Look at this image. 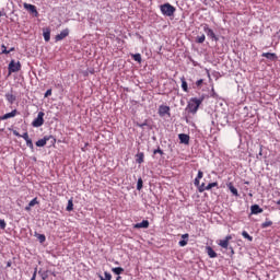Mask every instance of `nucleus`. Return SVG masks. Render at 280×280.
<instances>
[{"label":"nucleus","instance_id":"nucleus-50","mask_svg":"<svg viewBox=\"0 0 280 280\" xmlns=\"http://www.w3.org/2000/svg\"><path fill=\"white\" fill-rule=\"evenodd\" d=\"M11 267H12V261L9 260V261L7 262V268H11Z\"/></svg>","mask_w":280,"mask_h":280},{"label":"nucleus","instance_id":"nucleus-55","mask_svg":"<svg viewBox=\"0 0 280 280\" xmlns=\"http://www.w3.org/2000/svg\"><path fill=\"white\" fill-rule=\"evenodd\" d=\"M115 264H116V265H118L119 262H118V261H116Z\"/></svg>","mask_w":280,"mask_h":280},{"label":"nucleus","instance_id":"nucleus-35","mask_svg":"<svg viewBox=\"0 0 280 280\" xmlns=\"http://www.w3.org/2000/svg\"><path fill=\"white\" fill-rule=\"evenodd\" d=\"M36 205H38V199L34 198L33 200L30 201L28 206L32 207H36Z\"/></svg>","mask_w":280,"mask_h":280},{"label":"nucleus","instance_id":"nucleus-14","mask_svg":"<svg viewBox=\"0 0 280 280\" xmlns=\"http://www.w3.org/2000/svg\"><path fill=\"white\" fill-rule=\"evenodd\" d=\"M250 212H252V215H257L259 213H264V209H261V207H259V205H253L250 207Z\"/></svg>","mask_w":280,"mask_h":280},{"label":"nucleus","instance_id":"nucleus-7","mask_svg":"<svg viewBox=\"0 0 280 280\" xmlns=\"http://www.w3.org/2000/svg\"><path fill=\"white\" fill-rule=\"evenodd\" d=\"M261 57L267 58L270 62H277L279 60V57L275 52H262Z\"/></svg>","mask_w":280,"mask_h":280},{"label":"nucleus","instance_id":"nucleus-38","mask_svg":"<svg viewBox=\"0 0 280 280\" xmlns=\"http://www.w3.org/2000/svg\"><path fill=\"white\" fill-rule=\"evenodd\" d=\"M1 48H2L1 54H5V55L10 54V51H8V48L5 47V44H2Z\"/></svg>","mask_w":280,"mask_h":280},{"label":"nucleus","instance_id":"nucleus-22","mask_svg":"<svg viewBox=\"0 0 280 280\" xmlns=\"http://www.w3.org/2000/svg\"><path fill=\"white\" fill-rule=\"evenodd\" d=\"M5 100L8 101L9 104H14V102H16V96L8 93V94H5Z\"/></svg>","mask_w":280,"mask_h":280},{"label":"nucleus","instance_id":"nucleus-4","mask_svg":"<svg viewBox=\"0 0 280 280\" xmlns=\"http://www.w3.org/2000/svg\"><path fill=\"white\" fill-rule=\"evenodd\" d=\"M45 114L43 112H39L37 114V117L32 121L33 128H40L43 124H45Z\"/></svg>","mask_w":280,"mask_h":280},{"label":"nucleus","instance_id":"nucleus-24","mask_svg":"<svg viewBox=\"0 0 280 280\" xmlns=\"http://www.w3.org/2000/svg\"><path fill=\"white\" fill-rule=\"evenodd\" d=\"M49 272H51V271H49V270H46V271L39 270L38 275H40L43 280H47V279H49Z\"/></svg>","mask_w":280,"mask_h":280},{"label":"nucleus","instance_id":"nucleus-17","mask_svg":"<svg viewBox=\"0 0 280 280\" xmlns=\"http://www.w3.org/2000/svg\"><path fill=\"white\" fill-rule=\"evenodd\" d=\"M202 176H205V173L202 171H198L197 177L195 178L194 182L195 187L200 186V179H202Z\"/></svg>","mask_w":280,"mask_h":280},{"label":"nucleus","instance_id":"nucleus-20","mask_svg":"<svg viewBox=\"0 0 280 280\" xmlns=\"http://www.w3.org/2000/svg\"><path fill=\"white\" fill-rule=\"evenodd\" d=\"M180 82H182V89L185 93H189V88L187 85V81L185 80V77L180 78Z\"/></svg>","mask_w":280,"mask_h":280},{"label":"nucleus","instance_id":"nucleus-12","mask_svg":"<svg viewBox=\"0 0 280 280\" xmlns=\"http://www.w3.org/2000/svg\"><path fill=\"white\" fill-rule=\"evenodd\" d=\"M231 240H233V236L228 235L225 240L219 241V246H221V248H229V242H231Z\"/></svg>","mask_w":280,"mask_h":280},{"label":"nucleus","instance_id":"nucleus-28","mask_svg":"<svg viewBox=\"0 0 280 280\" xmlns=\"http://www.w3.org/2000/svg\"><path fill=\"white\" fill-rule=\"evenodd\" d=\"M131 58L136 61L141 63V54H133L131 55Z\"/></svg>","mask_w":280,"mask_h":280},{"label":"nucleus","instance_id":"nucleus-18","mask_svg":"<svg viewBox=\"0 0 280 280\" xmlns=\"http://www.w3.org/2000/svg\"><path fill=\"white\" fill-rule=\"evenodd\" d=\"M34 237H36L39 242V244H45L47 236L45 234H38V232L34 233Z\"/></svg>","mask_w":280,"mask_h":280},{"label":"nucleus","instance_id":"nucleus-1","mask_svg":"<svg viewBox=\"0 0 280 280\" xmlns=\"http://www.w3.org/2000/svg\"><path fill=\"white\" fill-rule=\"evenodd\" d=\"M202 102H205L203 96H201L199 98L191 97L188 102L186 110H188V113H191V115H196L198 113V109L200 108V104H202Z\"/></svg>","mask_w":280,"mask_h":280},{"label":"nucleus","instance_id":"nucleus-27","mask_svg":"<svg viewBox=\"0 0 280 280\" xmlns=\"http://www.w3.org/2000/svg\"><path fill=\"white\" fill-rule=\"evenodd\" d=\"M242 236H243L245 240H248V242H253V236H250V234H248V232L243 231V232H242Z\"/></svg>","mask_w":280,"mask_h":280},{"label":"nucleus","instance_id":"nucleus-36","mask_svg":"<svg viewBox=\"0 0 280 280\" xmlns=\"http://www.w3.org/2000/svg\"><path fill=\"white\" fill-rule=\"evenodd\" d=\"M153 154H160L161 156H163V154H165V152H163V150H161V148H158V149L153 150Z\"/></svg>","mask_w":280,"mask_h":280},{"label":"nucleus","instance_id":"nucleus-9","mask_svg":"<svg viewBox=\"0 0 280 280\" xmlns=\"http://www.w3.org/2000/svg\"><path fill=\"white\" fill-rule=\"evenodd\" d=\"M19 115V110L13 109L11 113H7L3 116H0V121H5V119H12V117H16Z\"/></svg>","mask_w":280,"mask_h":280},{"label":"nucleus","instance_id":"nucleus-45","mask_svg":"<svg viewBox=\"0 0 280 280\" xmlns=\"http://www.w3.org/2000/svg\"><path fill=\"white\" fill-rule=\"evenodd\" d=\"M182 240H185L186 242H189V235L187 233L183 234Z\"/></svg>","mask_w":280,"mask_h":280},{"label":"nucleus","instance_id":"nucleus-6","mask_svg":"<svg viewBox=\"0 0 280 280\" xmlns=\"http://www.w3.org/2000/svg\"><path fill=\"white\" fill-rule=\"evenodd\" d=\"M9 74L10 73H18V71L21 69V61H14V60H11L10 63H9Z\"/></svg>","mask_w":280,"mask_h":280},{"label":"nucleus","instance_id":"nucleus-16","mask_svg":"<svg viewBox=\"0 0 280 280\" xmlns=\"http://www.w3.org/2000/svg\"><path fill=\"white\" fill-rule=\"evenodd\" d=\"M206 250H207L208 256L210 257V259H215V257H218V253H215V250H213V247L207 246Z\"/></svg>","mask_w":280,"mask_h":280},{"label":"nucleus","instance_id":"nucleus-56","mask_svg":"<svg viewBox=\"0 0 280 280\" xmlns=\"http://www.w3.org/2000/svg\"><path fill=\"white\" fill-rule=\"evenodd\" d=\"M0 16H1V13H0Z\"/></svg>","mask_w":280,"mask_h":280},{"label":"nucleus","instance_id":"nucleus-2","mask_svg":"<svg viewBox=\"0 0 280 280\" xmlns=\"http://www.w3.org/2000/svg\"><path fill=\"white\" fill-rule=\"evenodd\" d=\"M160 10L164 16H174V13L176 12V8L170 2L161 4Z\"/></svg>","mask_w":280,"mask_h":280},{"label":"nucleus","instance_id":"nucleus-21","mask_svg":"<svg viewBox=\"0 0 280 280\" xmlns=\"http://www.w3.org/2000/svg\"><path fill=\"white\" fill-rule=\"evenodd\" d=\"M143 159H145V154H143V152H140L136 155V163H138L139 165H141V163H143Z\"/></svg>","mask_w":280,"mask_h":280},{"label":"nucleus","instance_id":"nucleus-3","mask_svg":"<svg viewBox=\"0 0 280 280\" xmlns=\"http://www.w3.org/2000/svg\"><path fill=\"white\" fill-rule=\"evenodd\" d=\"M47 141H50L54 145V143H56V138H54V136H45L43 139L37 140L35 144L37 148H45V145H47Z\"/></svg>","mask_w":280,"mask_h":280},{"label":"nucleus","instance_id":"nucleus-29","mask_svg":"<svg viewBox=\"0 0 280 280\" xmlns=\"http://www.w3.org/2000/svg\"><path fill=\"white\" fill-rule=\"evenodd\" d=\"M197 187H198L199 194L207 191V186H205V183L200 184V182H199V186H197Z\"/></svg>","mask_w":280,"mask_h":280},{"label":"nucleus","instance_id":"nucleus-51","mask_svg":"<svg viewBox=\"0 0 280 280\" xmlns=\"http://www.w3.org/2000/svg\"><path fill=\"white\" fill-rule=\"evenodd\" d=\"M7 51H9V54H11V51H14V47L10 48V49L7 50Z\"/></svg>","mask_w":280,"mask_h":280},{"label":"nucleus","instance_id":"nucleus-46","mask_svg":"<svg viewBox=\"0 0 280 280\" xmlns=\"http://www.w3.org/2000/svg\"><path fill=\"white\" fill-rule=\"evenodd\" d=\"M37 268H35V271H34V273H33V276H32V278H31V280H36V272H37Z\"/></svg>","mask_w":280,"mask_h":280},{"label":"nucleus","instance_id":"nucleus-40","mask_svg":"<svg viewBox=\"0 0 280 280\" xmlns=\"http://www.w3.org/2000/svg\"><path fill=\"white\" fill-rule=\"evenodd\" d=\"M21 138L24 139V141L30 140V133L24 132L23 135H21Z\"/></svg>","mask_w":280,"mask_h":280},{"label":"nucleus","instance_id":"nucleus-47","mask_svg":"<svg viewBox=\"0 0 280 280\" xmlns=\"http://www.w3.org/2000/svg\"><path fill=\"white\" fill-rule=\"evenodd\" d=\"M13 135H14V137H20L21 138V133H19V131H16V130H13Z\"/></svg>","mask_w":280,"mask_h":280},{"label":"nucleus","instance_id":"nucleus-33","mask_svg":"<svg viewBox=\"0 0 280 280\" xmlns=\"http://www.w3.org/2000/svg\"><path fill=\"white\" fill-rule=\"evenodd\" d=\"M268 226H272V221H266L261 223V229H268Z\"/></svg>","mask_w":280,"mask_h":280},{"label":"nucleus","instance_id":"nucleus-37","mask_svg":"<svg viewBox=\"0 0 280 280\" xmlns=\"http://www.w3.org/2000/svg\"><path fill=\"white\" fill-rule=\"evenodd\" d=\"M5 226H8V224L5 223V220L0 219V229L3 231L5 230Z\"/></svg>","mask_w":280,"mask_h":280},{"label":"nucleus","instance_id":"nucleus-39","mask_svg":"<svg viewBox=\"0 0 280 280\" xmlns=\"http://www.w3.org/2000/svg\"><path fill=\"white\" fill-rule=\"evenodd\" d=\"M104 276H105V280H110V279H113V275H110V272H108V271H105V272H104Z\"/></svg>","mask_w":280,"mask_h":280},{"label":"nucleus","instance_id":"nucleus-10","mask_svg":"<svg viewBox=\"0 0 280 280\" xmlns=\"http://www.w3.org/2000/svg\"><path fill=\"white\" fill-rule=\"evenodd\" d=\"M67 36H69V28H66V30L61 31L60 34L56 35L55 40H56V43H58L60 40H65V38H67Z\"/></svg>","mask_w":280,"mask_h":280},{"label":"nucleus","instance_id":"nucleus-11","mask_svg":"<svg viewBox=\"0 0 280 280\" xmlns=\"http://www.w3.org/2000/svg\"><path fill=\"white\" fill-rule=\"evenodd\" d=\"M159 115L160 117H165L166 115H170V106H165V105L160 106Z\"/></svg>","mask_w":280,"mask_h":280},{"label":"nucleus","instance_id":"nucleus-53","mask_svg":"<svg viewBox=\"0 0 280 280\" xmlns=\"http://www.w3.org/2000/svg\"><path fill=\"white\" fill-rule=\"evenodd\" d=\"M50 275H52L54 277H56V273H55V272H51V271H50Z\"/></svg>","mask_w":280,"mask_h":280},{"label":"nucleus","instance_id":"nucleus-54","mask_svg":"<svg viewBox=\"0 0 280 280\" xmlns=\"http://www.w3.org/2000/svg\"><path fill=\"white\" fill-rule=\"evenodd\" d=\"M143 126H145V124L140 125V128H143Z\"/></svg>","mask_w":280,"mask_h":280},{"label":"nucleus","instance_id":"nucleus-44","mask_svg":"<svg viewBox=\"0 0 280 280\" xmlns=\"http://www.w3.org/2000/svg\"><path fill=\"white\" fill-rule=\"evenodd\" d=\"M50 95H51V89L45 92L44 97H50Z\"/></svg>","mask_w":280,"mask_h":280},{"label":"nucleus","instance_id":"nucleus-23","mask_svg":"<svg viewBox=\"0 0 280 280\" xmlns=\"http://www.w3.org/2000/svg\"><path fill=\"white\" fill-rule=\"evenodd\" d=\"M205 40H207V36H205V34L198 35L196 37L195 43H198L199 45H202V43H205Z\"/></svg>","mask_w":280,"mask_h":280},{"label":"nucleus","instance_id":"nucleus-49","mask_svg":"<svg viewBox=\"0 0 280 280\" xmlns=\"http://www.w3.org/2000/svg\"><path fill=\"white\" fill-rule=\"evenodd\" d=\"M228 248H229V250H231L232 255H235V250L233 249V247H228Z\"/></svg>","mask_w":280,"mask_h":280},{"label":"nucleus","instance_id":"nucleus-48","mask_svg":"<svg viewBox=\"0 0 280 280\" xmlns=\"http://www.w3.org/2000/svg\"><path fill=\"white\" fill-rule=\"evenodd\" d=\"M25 211H32V207L28 205L25 207Z\"/></svg>","mask_w":280,"mask_h":280},{"label":"nucleus","instance_id":"nucleus-26","mask_svg":"<svg viewBox=\"0 0 280 280\" xmlns=\"http://www.w3.org/2000/svg\"><path fill=\"white\" fill-rule=\"evenodd\" d=\"M137 189L141 191L143 189V179L140 177L137 182Z\"/></svg>","mask_w":280,"mask_h":280},{"label":"nucleus","instance_id":"nucleus-42","mask_svg":"<svg viewBox=\"0 0 280 280\" xmlns=\"http://www.w3.org/2000/svg\"><path fill=\"white\" fill-rule=\"evenodd\" d=\"M188 242H189V241L182 240V241L178 242V244H179V246H180L182 248H184V246H186Z\"/></svg>","mask_w":280,"mask_h":280},{"label":"nucleus","instance_id":"nucleus-30","mask_svg":"<svg viewBox=\"0 0 280 280\" xmlns=\"http://www.w3.org/2000/svg\"><path fill=\"white\" fill-rule=\"evenodd\" d=\"M213 187H218V182L208 184L206 186V191H209V190L213 189Z\"/></svg>","mask_w":280,"mask_h":280},{"label":"nucleus","instance_id":"nucleus-19","mask_svg":"<svg viewBox=\"0 0 280 280\" xmlns=\"http://www.w3.org/2000/svg\"><path fill=\"white\" fill-rule=\"evenodd\" d=\"M43 36H44V40L46 43H49V40H51V31L47 28L46 31H44Z\"/></svg>","mask_w":280,"mask_h":280},{"label":"nucleus","instance_id":"nucleus-31","mask_svg":"<svg viewBox=\"0 0 280 280\" xmlns=\"http://www.w3.org/2000/svg\"><path fill=\"white\" fill-rule=\"evenodd\" d=\"M67 211H72L73 210V198L68 200V206L66 208Z\"/></svg>","mask_w":280,"mask_h":280},{"label":"nucleus","instance_id":"nucleus-25","mask_svg":"<svg viewBox=\"0 0 280 280\" xmlns=\"http://www.w3.org/2000/svg\"><path fill=\"white\" fill-rule=\"evenodd\" d=\"M112 272H114V275H121L124 273V268L121 267H115V268H112Z\"/></svg>","mask_w":280,"mask_h":280},{"label":"nucleus","instance_id":"nucleus-32","mask_svg":"<svg viewBox=\"0 0 280 280\" xmlns=\"http://www.w3.org/2000/svg\"><path fill=\"white\" fill-rule=\"evenodd\" d=\"M229 189H230L231 194H233V196H238L237 188H235L233 185H230Z\"/></svg>","mask_w":280,"mask_h":280},{"label":"nucleus","instance_id":"nucleus-34","mask_svg":"<svg viewBox=\"0 0 280 280\" xmlns=\"http://www.w3.org/2000/svg\"><path fill=\"white\" fill-rule=\"evenodd\" d=\"M26 145L30 150H34V142H32V139L26 140Z\"/></svg>","mask_w":280,"mask_h":280},{"label":"nucleus","instance_id":"nucleus-52","mask_svg":"<svg viewBox=\"0 0 280 280\" xmlns=\"http://www.w3.org/2000/svg\"><path fill=\"white\" fill-rule=\"evenodd\" d=\"M100 280H106V278H104L102 275L98 276Z\"/></svg>","mask_w":280,"mask_h":280},{"label":"nucleus","instance_id":"nucleus-15","mask_svg":"<svg viewBox=\"0 0 280 280\" xmlns=\"http://www.w3.org/2000/svg\"><path fill=\"white\" fill-rule=\"evenodd\" d=\"M135 229H149L150 228V221L148 220H142L140 223H136L133 225Z\"/></svg>","mask_w":280,"mask_h":280},{"label":"nucleus","instance_id":"nucleus-5","mask_svg":"<svg viewBox=\"0 0 280 280\" xmlns=\"http://www.w3.org/2000/svg\"><path fill=\"white\" fill-rule=\"evenodd\" d=\"M203 32L207 34V36L209 38H211V40H214L215 43H218V40H220V38L218 36H215V33L213 32V30H211L209 27L208 24H205L203 25Z\"/></svg>","mask_w":280,"mask_h":280},{"label":"nucleus","instance_id":"nucleus-13","mask_svg":"<svg viewBox=\"0 0 280 280\" xmlns=\"http://www.w3.org/2000/svg\"><path fill=\"white\" fill-rule=\"evenodd\" d=\"M178 139H179V143H184L185 145H189V135L179 133Z\"/></svg>","mask_w":280,"mask_h":280},{"label":"nucleus","instance_id":"nucleus-8","mask_svg":"<svg viewBox=\"0 0 280 280\" xmlns=\"http://www.w3.org/2000/svg\"><path fill=\"white\" fill-rule=\"evenodd\" d=\"M24 9L27 10L31 14H34V16H38V10H36V5L24 3Z\"/></svg>","mask_w":280,"mask_h":280},{"label":"nucleus","instance_id":"nucleus-41","mask_svg":"<svg viewBox=\"0 0 280 280\" xmlns=\"http://www.w3.org/2000/svg\"><path fill=\"white\" fill-rule=\"evenodd\" d=\"M264 155V145H259V153L257 155V159H259V156H262Z\"/></svg>","mask_w":280,"mask_h":280},{"label":"nucleus","instance_id":"nucleus-43","mask_svg":"<svg viewBox=\"0 0 280 280\" xmlns=\"http://www.w3.org/2000/svg\"><path fill=\"white\" fill-rule=\"evenodd\" d=\"M203 82H205V80L199 79V80L196 82V86H198V88L202 86Z\"/></svg>","mask_w":280,"mask_h":280}]
</instances>
